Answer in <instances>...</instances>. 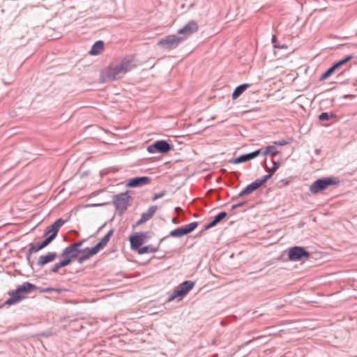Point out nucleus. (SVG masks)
<instances>
[{
  "instance_id": "obj_27",
  "label": "nucleus",
  "mask_w": 357,
  "mask_h": 357,
  "mask_svg": "<svg viewBox=\"0 0 357 357\" xmlns=\"http://www.w3.org/2000/svg\"><path fill=\"white\" fill-rule=\"evenodd\" d=\"M319 119L320 121H328L332 119H335L336 115L333 113L322 112L319 115Z\"/></svg>"
},
{
  "instance_id": "obj_42",
  "label": "nucleus",
  "mask_w": 357,
  "mask_h": 357,
  "mask_svg": "<svg viewBox=\"0 0 357 357\" xmlns=\"http://www.w3.org/2000/svg\"><path fill=\"white\" fill-rule=\"evenodd\" d=\"M56 236L54 234H50L47 235L45 240L48 242L49 244H50L55 238Z\"/></svg>"
},
{
  "instance_id": "obj_19",
  "label": "nucleus",
  "mask_w": 357,
  "mask_h": 357,
  "mask_svg": "<svg viewBox=\"0 0 357 357\" xmlns=\"http://www.w3.org/2000/svg\"><path fill=\"white\" fill-rule=\"evenodd\" d=\"M104 49V43L102 40L96 41L92 46L89 54L91 55L99 54Z\"/></svg>"
},
{
  "instance_id": "obj_3",
  "label": "nucleus",
  "mask_w": 357,
  "mask_h": 357,
  "mask_svg": "<svg viewBox=\"0 0 357 357\" xmlns=\"http://www.w3.org/2000/svg\"><path fill=\"white\" fill-rule=\"evenodd\" d=\"M339 182L338 178L334 176L318 178L311 184L309 190L312 194H318L331 185H337Z\"/></svg>"
},
{
  "instance_id": "obj_21",
  "label": "nucleus",
  "mask_w": 357,
  "mask_h": 357,
  "mask_svg": "<svg viewBox=\"0 0 357 357\" xmlns=\"http://www.w3.org/2000/svg\"><path fill=\"white\" fill-rule=\"evenodd\" d=\"M158 247L155 248V247H153V246L149 245H146L144 247H140L137 250V252L139 255H142V254H145V253H153V252H155L158 250Z\"/></svg>"
},
{
  "instance_id": "obj_51",
  "label": "nucleus",
  "mask_w": 357,
  "mask_h": 357,
  "mask_svg": "<svg viewBox=\"0 0 357 357\" xmlns=\"http://www.w3.org/2000/svg\"><path fill=\"white\" fill-rule=\"evenodd\" d=\"M175 211L178 213H181L183 210L180 207L175 208Z\"/></svg>"
},
{
  "instance_id": "obj_18",
  "label": "nucleus",
  "mask_w": 357,
  "mask_h": 357,
  "mask_svg": "<svg viewBox=\"0 0 357 357\" xmlns=\"http://www.w3.org/2000/svg\"><path fill=\"white\" fill-rule=\"evenodd\" d=\"M250 84H242L235 88L232 93V99H237L248 87Z\"/></svg>"
},
{
  "instance_id": "obj_35",
  "label": "nucleus",
  "mask_w": 357,
  "mask_h": 357,
  "mask_svg": "<svg viewBox=\"0 0 357 357\" xmlns=\"http://www.w3.org/2000/svg\"><path fill=\"white\" fill-rule=\"evenodd\" d=\"M158 209L157 206H151L149 208L148 211H146L152 218L154 214L155 213L156 211Z\"/></svg>"
},
{
  "instance_id": "obj_5",
  "label": "nucleus",
  "mask_w": 357,
  "mask_h": 357,
  "mask_svg": "<svg viewBox=\"0 0 357 357\" xmlns=\"http://www.w3.org/2000/svg\"><path fill=\"white\" fill-rule=\"evenodd\" d=\"M184 40V37L169 35L158 41L157 45L162 46L164 49L171 50L176 48Z\"/></svg>"
},
{
  "instance_id": "obj_49",
  "label": "nucleus",
  "mask_w": 357,
  "mask_h": 357,
  "mask_svg": "<svg viewBox=\"0 0 357 357\" xmlns=\"http://www.w3.org/2000/svg\"><path fill=\"white\" fill-rule=\"evenodd\" d=\"M41 243V245H43V247L45 248H46L47 245H49L50 244L48 243V242L45 239L44 241H43Z\"/></svg>"
},
{
  "instance_id": "obj_22",
  "label": "nucleus",
  "mask_w": 357,
  "mask_h": 357,
  "mask_svg": "<svg viewBox=\"0 0 357 357\" xmlns=\"http://www.w3.org/2000/svg\"><path fill=\"white\" fill-rule=\"evenodd\" d=\"M227 216V213L225 211H222L219 213L214 217L213 220L211 222V225H213V227H214L222 220H224Z\"/></svg>"
},
{
  "instance_id": "obj_2",
  "label": "nucleus",
  "mask_w": 357,
  "mask_h": 357,
  "mask_svg": "<svg viewBox=\"0 0 357 357\" xmlns=\"http://www.w3.org/2000/svg\"><path fill=\"white\" fill-rule=\"evenodd\" d=\"M38 287L29 282H25L18 286L16 289L8 292L10 298L4 302V305H13L26 298V295L36 291Z\"/></svg>"
},
{
  "instance_id": "obj_6",
  "label": "nucleus",
  "mask_w": 357,
  "mask_h": 357,
  "mask_svg": "<svg viewBox=\"0 0 357 357\" xmlns=\"http://www.w3.org/2000/svg\"><path fill=\"white\" fill-rule=\"evenodd\" d=\"M130 198L128 192H122L113 196V203L116 209L121 215L130 206L129 199Z\"/></svg>"
},
{
  "instance_id": "obj_53",
  "label": "nucleus",
  "mask_w": 357,
  "mask_h": 357,
  "mask_svg": "<svg viewBox=\"0 0 357 357\" xmlns=\"http://www.w3.org/2000/svg\"><path fill=\"white\" fill-rule=\"evenodd\" d=\"M106 223L103 224L98 230V232L100 231L105 226Z\"/></svg>"
},
{
  "instance_id": "obj_38",
  "label": "nucleus",
  "mask_w": 357,
  "mask_h": 357,
  "mask_svg": "<svg viewBox=\"0 0 357 357\" xmlns=\"http://www.w3.org/2000/svg\"><path fill=\"white\" fill-rule=\"evenodd\" d=\"M249 195L248 191L246 190L245 188H244L241 192H239L238 194V195H236L235 197H232V200H234V199H237L238 197H244L245 195Z\"/></svg>"
},
{
  "instance_id": "obj_1",
  "label": "nucleus",
  "mask_w": 357,
  "mask_h": 357,
  "mask_svg": "<svg viewBox=\"0 0 357 357\" xmlns=\"http://www.w3.org/2000/svg\"><path fill=\"white\" fill-rule=\"evenodd\" d=\"M134 66L132 56H126L119 63H111L107 68H105L101 73V78L103 82L121 79Z\"/></svg>"
},
{
  "instance_id": "obj_34",
  "label": "nucleus",
  "mask_w": 357,
  "mask_h": 357,
  "mask_svg": "<svg viewBox=\"0 0 357 357\" xmlns=\"http://www.w3.org/2000/svg\"><path fill=\"white\" fill-rule=\"evenodd\" d=\"M291 142V139H282L273 142V144L278 146H284L289 144Z\"/></svg>"
},
{
  "instance_id": "obj_28",
  "label": "nucleus",
  "mask_w": 357,
  "mask_h": 357,
  "mask_svg": "<svg viewBox=\"0 0 357 357\" xmlns=\"http://www.w3.org/2000/svg\"><path fill=\"white\" fill-rule=\"evenodd\" d=\"M259 188H260L259 185L258 184V183L255 180L252 183H251L249 185H248L245 188L246 189V190L248 191V194L250 195L252 192H253L255 190H257V189H259Z\"/></svg>"
},
{
  "instance_id": "obj_33",
  "label": "nucleus",
  "mask_w": 357,
  "mask_h": 357,
  "mask_svg": "<svg viewBox=\"0 0 357 357\" xmlns=\"http://www.w3.org/2000/svg\"><path fill=\"white\" fill-rule=\"evenodd\" d=\"M271 42L273 43V45L274 48L285 49V48L287 47V45H280L279 44H277V37L275 35L272 36Z\"/></svg>"
},
{
  "instance_id": "obj_13",
  "label": "nucleus",
  "mask_w": 357,
  "mask_h": 357,
  "mask_svg": "<svg viewBox=\"0 0 357 357\" xmlns=\"http://www.w3.org/2000/svg\"><path fill=\"white\" fill-rule=\"evenodd\" d=\"M198 24L195 21H190L186 24L183 28L178 31V33L185 36L184 38L187 36L197 32L198 30Z\"/></svg>"
},
{
  "instance_id": "obj_31",
  "label": "nucleus",
  "mask_w": 357,
  "mask_h": 357,
  "mask_svg": "<svg viewBox=\"0 0 357 357\" xmlns=\"http://www.w3.org/2000/svg\"><path fill=\"white\" fill-rule=\"evenodd\" d=\"M280 167V162L279 161H275L273 160V167L269 169L267 167H266V170L269 172L270 174H272V176L273 174L279 169Z\"/></svg>"
},
{
  "instance_id": "obj_23",
  "label": "nucleus",
  "mask_w": 357,
  "mask_h": 357,
  "mask_svg": "<svg viewBox=\"0 0 357 357\" xmlns=\"http://www.w3.org/2000/svg\"><path fill=\"white\" fill-rule=\"evenodd\" d=\"M352 59H353V56L352 55H348L345 58H344V59L338 61L337 62L335 63L332 66L336 70L338 68H340L342 66L346 64L348 61H349Z\"/></svg>"
},
{
  "instance_id": "obj_11",
  "label": "nucleus",
  "mask_w": 357,
  "mask_h": 357,
  "mask_svg": "<svg viewBox=\"0 0 357 357\" xmlns=\"http://www.w3.org/2000/svg\"><path fill=\"white\" fill-rule=\"evenodd\" d=\"M260 153H261V150L257 149L251 153L241 155L238 157L236 158L235 159L230 160V162L232 164H239V163L245 162H248L249 160H251L257 158L258 155H260Z\"/></svg>"
},
{
  "instance_id": "obj_45",
  "label": "nucleus",
  "mask_w": 357,
  "mask_h": 357,
  "mask_svg": "<svg viewBox=\"0 0 357 357\" xmlns=\"http://www.w3.org/2000/svg\"><path fill=\"white\" fill-rule=\"evenodd\" d=\"M51 226L52 227V228L54 229V235H56L57 236V234H58L59 230L60 229V227H59L54 222L53 224H52Z\"/></svg>"
},
{
  "instance_id": "obj_46",
  "label": "nucleus",
  "mask_w": 357,
  "mask_h": 357,
  "mask_svg": "<svg viewBox=\"0 0 357 357\" xmlns=\"http://www.w3.org/2000/svg\"><path fill=\"white\" fill-rule=\"evenodd\" d=\"M144 222H146L142 218H140V219L135 223V225H133V227L140 225Z\"/></svg>"
},
{
  "instance_id": "obj_52",
  "label": "nucleus",
  "mask_w": 357,
  "mask_h": 357,
  "mask_svg": "<svg viewBox=\"0 0 357 357\" xmlns=\"http://www.w3.org/2000/svg\"><path fill=\"white\" fill-rule=\"evenodd\" d=\"M314 153H315L317 155H319V153H320V149H315Z\"/></svg>"
},
{
  "instance_id": "obj_50",
  "label": "nucleus",
  "mask_w": 357,
  "mask_h": 357,
  "mask_svg": "<svg viewBox=\"0 0 357 357\" xmlns=\"http://www.w3.org/2000/svg\"><path fill=\"white\" fill-rule=\"evenodd\" d=\"M172 222L174 224H178L179 223V221H178V220L176 218H172Z\"/></svg>"
},
{
  "instance_id": "obj_10",
  "label": "nucleus",
  "mask_w": 357,
  "mask_h": 357,
  "mask_svg": "<svg viewBox=\"0 0 357 357\" xmlns=\"http://www.w3.org/2000/svg\"><path fill=\"white\" fill-rule=\"evenodd\" d=\"M147 237V232L135 233L130 236V248L132 250H137L144 243V238Z\"/></svg>"
},
{
  "instance_id": "obj_7",
  "label": "nucleus",
  "mask_w": 357,
  "mask_h": 357,
  "mask_svg": "<svg viewBox=\"0 0 357 357\" xmlns=\"http://www.w3.org/2000/svg\"><path fill=\"white\" fill-rule=\"evenodd\" d=\"M174 146L169 143H168L165 140H158L154 143L151 144L147 147V151L150 153H167L172 149H173Z\"/></svg>"
},
{
  "instance_id": "obj_54",
  "label": "nucleus",
  "mask_w": 357,
  "mask_h": 357,
  "mask_svg": "<svg viewBox=\"0 0 357 357\" xmlns=\"http://www.w3.org/2000/svg\"><path fill=\"white\" fill-rule=\"evenodd\" d=\"M167 238V237H164V238H162L160 240V243H161L162 241H164V240H165V238Z\"/></svg>"
},
{
  "instance_id": "obj_25",
  "label": "nucleus",
  "mask_w": 357,
  "mask_h": 357,
  "mask_svg": "<svg viewBox=\"0 0 357 357\" xmlns=\"http://www.w3.org/2000/svg\"><path fill=\"white\" fill-rule=\"evenodd\" d=\"M60 257L62 258L60 261L62 263V264L63 265L64 267L68 266L69 264H71V262L73 261V259L71 258V256L68 255H63V250L62 251L61 254L60 255Z\"/></svg>"
},
{
  "instance_id": "obj_44",
  "label": "nucleus",
  "mask_w": 357,
  "mask_h": 357,
  "mask_svg": "<svg viewBox=\"0 0 357 357\" xmlns=\"http://www.w3.org/2000/svg\"><path fill=\"white\" fill-rule=\"evenodd\" d=\"M245 203H246V202H239L238 204H234V205L231 206V210H235V209H236V208H238L239 207H241Z\"/></svg>"
},
{
  "instance_id": "obj_32",
  "label": "nucleus",
  "mask_w": 357,
  "mask_h": 357,
  "mask_svg": "<svg viewBox=\"0 0 357 357\" xmlns=\"http://www.w3.org/2000/svg\"><path fill=\"white\" fill-rule=\"evenodd\" d=\"M272 177V174H270L268 172V174L265 176H264L261 178L256 179L257 182L259 185L260 187H261L268 179H270Z\"/></svg>"
},
{
  "instance_id": "obj_24",
  "label": "nucleus",
  "mask_w": 357,
  "mask_h": 357,
  "mask_svg": "<svg viewBox=\"0 0 357 357\" xmlns=\"http://www.w3.org/2000/svg\"><path fill=\"white\" fill-rule=\"evenodd\" d=\"M278 151L277 150V148L273 146V145H271V146H268L266 147V149L264 151V152L263 153V155H271V156H275L276 155H278Z\"/></svg>"
},
{
  "instance_id": "obj_40",
  "label": "nucleus",
  "mask_w": 357,
  "mask_h": 357,
  "mask_svg": "<svg viewBox=\"0 0 357 357\" xmlns=\"http://www.w3.org/2000/svg\"><path fill=\"white\" fill-rule=\"evenodd\" d=\"M165 193H166L165 191H162V192H160L159 193L155 194V195L152 198L153 201H155V200H156V199H158L159 198L162 197L165 195Z\"/></svg>"
},
{
  "instance_id": "obj_36",
  "label": "nucleus",
  "mask_w": 357,
  "mask_h": 357,
  "mask_svg": "<svg viewBox=\"0 0 357 357\" xmlns=\"http://www.w3.org/2000/svg\"><path fill=\"white\" fill-rule=\"evenodd\" d=\"M50 234H54V229L52 228L51 225L48 226L45 232H44V236H47V235Z\"/></svg>"
},
{
  "instance_id": "obj_17",
  "label": "nucleus",
  "mask_w": 357,
  "mask_h": 357,
  "mask_svg": "<svg viewBox=\"0 0 357 357\" xmlns=\"http://www.w3.org/2000/svg\"><path fill=\"white\" fill-rule=\"evenodd\" d=\"M86 251V249H77L76 248L75 249V247L69 245L63 249V255H69L71 256V258L74 259L77 258L80 253L85 252Z\"/></svg>"
},
{
  "instance_id": "obj_39",
  "label": "nucleus",
  "mask_w": 357,
  "mask_h": 357,
  "mask_svg": "<svg viewBox=\"0 0 357 357\" xmlns=\"http://www.w3.org/2000/svg\"><path fill=\"white\" fill-rule=\"evenodd\" d=\"M249 195L248 191L246 190L245 188H244L241 192H239L238 194V195H236L235 197H232V200H234V199H237L238 197H244L245 195Z\"/></svg>"
},
{
  "instance_id": "obj_16",
  "label": "nucleus",
  "mask_w": 357,
  "mask_h": 357,
  "mask_svg": "<svg viewBox=\"0 0 357 357\" xmlns=\"http://www.w3.org/2000/svg\"><path fill=\"white\" fill-rule=\"evenodd\" d=\"M29 247H30L29 249L26 252V261H28L29 264L31 266H32L33 261H32L31 260V254L33 252H37L41 250L42 249H43L44 248L43 247V245H41L40 242L36 244L30 243Z\"/></svg>"
},
{
  "instance_id": "obj_8",
  "label": "nucleus",
  "mask_w": 357,
  "mask_h": 357,
  "mask_svg": "<svg viewBox=\"0 0 357 357\" xmlns=\"http://www.w3.org/2000/svg\"><path fill=\"white\" fill-rule=\"evenodd\" d=\"M310 256V253L301 246L291 247L288 252V259L291 261H301L303 258H308Z\"/></svg>"
},
{
  "instance_id": "obj_43",
  "label": "nucleus",
  "mask_w": 357,
  "mask_h": 357,
  "mask_svg": "<svg viewBox=\"0 0 357 357\" xmlns=\"http://www.w3.org/2000/svg\"><path fill=\"white\" fill-rule=\"evenodd\" d=\"M141 218L145 221H148L149 220H150L151 218V215L147 213V212H145V213H143L141 215Z\"/></svg>"
},
{
  "instance_id": "obj_29",
  "label": "nucleus",
  "mask_w": 357,
  "mask_h": 357,
  "mask_svg": "<svg viewBox=\"0 0 357 357\" xmlns=\"http://www.w3.org/2000/svg\"><path fill=\"white\" fill-rule=\"evenodd\" d=\"M335 70L333 66L328 68L319 77V81L324 80L335 73Z\"/></svg>"
},
{
  "instance_id": "obj_41",
  "label": "nucleus",
  "mask_w": 357,
  "mask_h": 357,
  "mask_svg": "<svg viewBox=\"0 0 357 357\" xmlns=\"http://www.w3.org/2000/svg\"><path fill=\"white\" fill-rule=\"evenodd\" d=\"M67 222V220H63L62 218L57 219L54 223L56 224L59 227H62L66 222Z\"/></svg>"
},
{
  "instance_id": "obj_26",
  "label": "nucleus",
  "mask_w": 357,
  "mask_h": 357,
  "mask_svg": "<svg viewBox=\"0 0 357 357\" xmlns=\"http://www.w3.org/2000/svg\"><path fill=\"white\" fill-rule=\"evenodd\" d=\"M36 291H39L40 293L56 292L58 294H60L62 291V289L53 287L42 288L40 287H38V289H37Z\"/></svg>"
},
{
  "instance_id": "obj_14",
  "label": "nucleus",
  "mask_w": 357,
  "mask_h": 357,
  "mask_svg": "<svg viewBox=\"0 0 357 357\" xmlns=\"http://www.w3.org/2000/svg\"><path fill=\"white\" fill-rule=\"evenodd\" d=\"M57 257V254L56 252H49L45 255H40L38 257L37 261V266L39 267H43L45 265L54 261Z\"/></svg>"
},
{
  "instance_id": "obj_15",
  "label": "nucleus",
  "mask_w": 357,
  "mask_h": 357,
  "mask_svg": "<svg viewBox=\"0 0 357 357\" xmlns=\"http://www.w3.org/2000/svg\"><path fill=\"white\" fill-rule=\"evenodd\" d=\"M114 230L111 229L108 232L100 239V241L92 248L98 253L100 250L103 249L109 241L111 237L114 234Z\"/></svg>"
},
{
  "instance_id": "obj_30",
  "label": "nucleus",
  "mask_w": 357,
  "mask_h": 357,
  "mask_svg": "<svg viewBox=\"0 0 357 357\" xmlns=\"http://www.w3.org/2000/svg\"><path fill=\"white\" fill-rule=\"evenodd\" d=\"M64 267L63 265L62 264V263L61 262V261H59V262H56L50 270H49V273L50 274H52V273H59V270Z\"/></svg>"
},
{
  "instance_id": "obj_37",
  "label": "nucleus",
  "mask_w": 357,
  "mask_h": 357,
  "mask_svg": "<svg viewBox=\"0 0 357 357\" xmlns=\"http://www.w3.org/2000/svg\"><path fill=\"white\" fill-rule=\"evenodd\" d=\"M85 241H86V239H82V240L77 241L74 243L70 244V245L75 247V248H76L77 249H81L80 248L82 247V245L84 244V243Z\"/></svg>"
},
{
  "instance_id": "obj_48",
  "label": "nucleus",
  "mask_w": 357,
  "mask_h": 357,
  "mask_svg": "<svg viewBox=\"0 0 357 357\" xmlns=\"http://www.w3.org/2000/svg\"><path fill=\"white\" fill-rule=\"evenodd\" d=\"M213 227V225H211V222H209L208 225H205L203 231L208 230V229H211Z\"/></svg>"
},
{
  "instance_id": "obj_4",
  "label": "nucleus",
  "mask_w": 357,
  "mask_h": 357,
  "mask_svg": "<svg viewBox=\"0 0 357 357\" xmlns=\"http://www.w3.org/2000/svg\"><path fill=\"white\" fill-rule=\"evenodd\" d=\"M195 286V282L190 280H185L178 285L174 289L173 293L166 300L167 303H170L174 299L178 298V301L182 299V297L186 295Z\"/></svg>"
},
{
  "instance_id": "obj_20",
  "label": "nucleus",
  "mask_w": 357,
  "mask_h": 357,
  "mask_svg": "<svg viewBox=\"0 0 357 357\" xmlns=\"http://www.w3.org/2000/svg\"><path fill=\"white\" fill-rule=\"evenodd\" d=\"M85 249H86L87 252L77 258V261L79 264L84 263L85 261L89 259L90 257H91L93 255L97 254L92 248H86Z\"/></svg>"
},
{
  "instance_id": "obj_12",
  "label": "nucleus",
  "mask_w": 357,
  "mask_h": 357,
  "mask_svg": "<svg viewBox=\"0 0 357 357\" xmlns=\"http://www.w3.org/2000/svg\"><path fill=\"white\" fill-rule=\"evenodd\" d=\"M151 179L149 176H137L131 178L126 183V187L128 188H137L146 185L151 182Z\"/></svg>"
},
{
  "instance_id": "obj_47",
  "label": "nucleus",
  "mask_w": 357,
  "mask_h": 357,
  "mask_svg": "<svg viewBox=\"0 0 357 357\" xmlns=\"http://www.w3.org/2000/svg\"><path fill=\"white\" fill-rule=\"evenodd\" d=\"M355 98L354 95L352 94H346L343 96V98L347 99V98Z\"/></svg>"
},
{
  "instance_id": "obj_9",
  "label": "nucleus",
  "mask_w": 357,
  "mask_h": 357,
  "mask_svg": "<svg viewBox=\"0 0 357 357\" xmlns=\"http://www.w3.org/2000/svg\"><path fill=\"white\" fill-rule=\"evenodd\" d=\"M199 223L197 222H192L188 225L176 228L170 231L169 236L174 238L182 237L193 231L197 227Z\"/></svg>"
}]
</instances>
